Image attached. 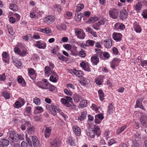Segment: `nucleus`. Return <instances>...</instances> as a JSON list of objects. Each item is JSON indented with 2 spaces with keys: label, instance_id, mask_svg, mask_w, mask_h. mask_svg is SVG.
Returning <instances> with one entry per match:
<instances>
[{
  "label": "nucleus",
  "instance_id": "obj_31",
  "mask_svg": "<svg viewBox=\"0 0 147 147\" xmlns=\"http://www.w3.org/2000/svg\"><path fill=\"white\" fill-rule=\"evenodd\" d=\"M86 116V112L84 111L82 112L80 116L78 117V120L80 121L84 120Z\"/></svg>",
  "mask_w": 147,
  "mask_h": 147
},
{
  "label": "nucleus",
  "instance_id": "obj_58",
  "mask_svg": "<svg viewBox=\"0 0 147 147\" xmlns=\"http://www.w3.org/2000/svg\"><path fill=\"white\" fill-rule=\"evenodd\" d=\"M26 141H27L29 145L30 146H31L32 147V143L29 138L28 137V135L27 134H26Z\"/></svg>",
  "mask_w": 147,
  "mask_h": 147
},
{
  "label": "nucleus",
  "instance_id": "obj_52",
  "mask_svg": "<svg viewBox=\"0 0 147 147\" xmlns=\"http://www.w3.org/2000/svg\"><path fill=\"white\" fill-rule=\"evenodd\" d=\"M98 20V18L96 16H95L91 18L88 20V22L90 23H93L96 21Z\"/></svg>",
  "mask_w": 147,
  "mask_h": 147
},
{
  "label": "nucleus",
  "instance_id": "obj_5",
  "mask_svg": "<svg viewBox=\"0 0 147 147\" xmlns=\"http://www.w3.org/2000/svg\"><path fill=\"white\" fill-rule=\"evenodd\" d=\"M43 81L44 82L43 83L41 82H38L37 85L40 88L47 90L50 84L49 83L48 80L46 79H44Z\"/></svg>",
  "mask_w": 147,
  "mask_h": 147
},
{
  "label": "nucleus",
  "instance_id": "obj_40",
  "mask_svg": "<svg viewBox=\"0 0 147 147\" xmlns=\"http://www.w3.org/2000/svg\"><path fill=\"white\" fill-rule=\"evenodd\" d=\"M98 93L99 94V98L100 100L102 101L104 99V93L101 89H99L98 91Z\"/></svg>",
  "mask_w": 147,
  "mask_h": 147
},
{
  "label": "nucleus",
  "instance_id": "obj_14",
  "mask_svg": "<svg viewBox=\"0 0 147 147\" xmlns=\"http://www.w3.org/2000/svg\"><path fill=\"white\" fill-rule=\"evenodd\" d=\"M120 60L118 58H115L111 63V66L113 69H115V67L118 66L120 63Z\"/></svg>",
  "mask_w": 147,
  "mask_h": 147
},
{
  "label": "nucleus",
  "instance_id": "obj_15",
  "mask_svg": "<svg viewBox=\"0 0 147 147\" xmlns=\"http://www.w3.org/2000/svg\"><path fill=\"white\" fill-rule=\"evenodd\" d=\"M32 139L34 147H40V142L36 136H32Z\"/></svg>",
  "mask_w": 147,
  "mask_h": 147
},
{
  "label": "nucleus",
  "instance_id": "obj_24",
  "mask_svg": "<svg viewBox=\"0 0 147 147\" xmlns=\"http://www.w3.org/2000/svg\"><path fill=\"white\" fill-rule=\"evenodd\" d=\"M140 121L142 125L145 127H147V117L146 116L142 115Z\"/></svg>",
  "mask_w": 147,
  "mask_h": 147
},
{
  "label": "nucleus",
  "instance_id": "obj_63",
  "mask_svg": "<svg viewBox=\"0 0 147 147\" xmlns=\"http://www.w3.org/2000/svg\"><path fill=\"white\" fill-rule=\"evenodd\" d=\"M34 73L35 71L33 69L31 68L29 69L28 72V74L30 76V77L31 76L34 75Z\"/></svg>",
  "mask_w": 147,
  "mask_h": 147
},
{
  "label": "nucleus",
  "instance_id": "obj_4",
  "mask_svg": "<svg viewBox=\"0 0 147 147\" xmlns=\"http://www.w3.org/2000/svg\"><path fill=\"white\" fill-rule=\"evenodd\" d=\"M61 101L62 104L65 106L69 107L71 106L70 102L72 101V98L70 97L66 96L65 98H61Z\"/></svg>",
  "mask_w": 147,
  "mask_h": 147
},
{
  "label": "nucleus",
  "instance_id": "obj_16",
  "mask_svg": "<svg viewBox=\"0 0 147 147\" xmlns=\"http://www.w3.org/2000/svg\"><path fill=\"white\" fill-rule=\"evenodd\" d=\"M133 28L134 30L137 33H140L142 32L141 26L139 25L138 23L136 22L134 23Z\"/></svg>",
  "mask_w": 147,
  "mask_h": 147
},
{
  "label": "nucleus",
  "instance_id": "obj_44",
  "mask_svg": "<svg viewBox=\"0 0 147 147\" xmlns=\"http://www.w3.org/2000/svg\"><path fill=\"white\" fill-rule=\"evenodd\" d=\"M94 41L93 40H88L86 42V45L87 47L93 46L94 45Z\"/></svg>",
  "mask_w": 147,
  "mask_h": 147
},
{
  "label": "nucleus",
  "instance_id": "obj_2",
  "mask_svg": "<svg viewBox=\"0 0 147 147\" xmlns=\"http://www.w3.org/2000/svg\"><path fill=\"white\" fill-rule=\"evenodd\" d=\"M87 135L89 136L92 138H94L95 135L97 137L99 136L100 134V131L98 126L95 125L94 126V129L89 130L88 132H87Z\"/></svg>",
  "mask_w": 147,
  "mask_h": 147
},
{
  "label": "nucleus",
  "instance_id": "obj_54",
  "mask_svg": "<svg viewBox=\"0 0 147 147\" xmlns=\"http://www.w3.org/2000/svg\"><path fill=\"white\" fill-rule=\"evenodd\" d=\"M47 90L51 92L55 91L56 90V88L54 85L50 84V85Z\"/></svg>",
  "mask_w": 147,
  "mask_h": 147
},
{
  "label": "nucleus",
  "instance_id": "obj_45",
  "mask_svg": "<svg viewBox=\"0 0 147 147\" xmlns=\"http://www.w3.org/2000/svg\"><path fill=\"white\" fill-rule=\"evenodd\" d=\"M87 105V102L86 100H83L80 102L79 107L82 108L86 107Z\"/></svg>",
  "mask_w": 147,
  "mask_h": 147
},
{
  "label": "nucleus",
  "instance_id": "obj_29",
  "mask_svg": "<svg viewBox=\"0 0 147 147\" xmlns=\"http://www.w3.org/2000/svg\"><path fill=\"white\" fill-rule=\"evenodd\" d=\"M38 30V31L44 33L50 34L51 32L52 31L51 28H46L44 29L39 28Z\"/></svg>",
  "mask_w": 147,
  "mask_h": 147
},
{
  "label": "nucleus",
  "instance_id": "obj_48",
  "mask_svg": "<svg viewBox=\"0 0 147 147\" xmlns=\"http://www.w3.org/2000/svg\"><path fill=\"white\" fill-rule=\"evenodd\" d=\"M8 75L7 73H3L1 74L0 75V81H4L6 79V77Z\"/></svg>",
  "mask_w": 147,
  "mask_h": 147
},
{
  "label": "nucleus",
  "instance_id": "obj_47",
  "mask_svg": "<svg viewBox=\"0 0 147 147\" xmlns=\"http://www.w3.org/2000/svg\"><path fill=\"white\" fill-rule=\"evenodd\" d=\"M73 98L75 102H78L80 101V97L77 94H75L74 95Z\"/></svg>",
  "mask_w": 147,
  "mask_h": 147
},
{
  "label": "nucleus",
  "instance_id": "obj_10",
  "mask_svg": "<svg viewBox=\"0 0 147 147\" xmlns=\"http://www.w3.org/2000/svg\"><path fill=\"white\" fill-rule=\"evenodd\" d=\"M55 20V18L52 15L49 16L45 18L43 20L44 22L48 24H51L53 23Z\"/></svg>",
  "mask_w": 147,
  "mask_h": 147
},
{
  "label": "nucleus",
  "instance_id": "obj_56",
  "mask_svg": "<svg viewBox=\"0 0 147 147\" xmlns=\"http://www.w3.org/2000/svg\"><path fill=\"white\" fill-rule=\"evenodd\" d=\"M36 111H37L38 113H41L43 112V109L40 106H36L35 107Z\"/></svg>",
  "mask_w": 147,
  "mask_h": 147
},
{
  "label": "nucleus",
  "instance_id": "obj_21",
  "mask_svg": "<svg viewBox=\"0 0 147 147\" xmlns=\"http://www.w3.org/2000/svg\"><path fill=\"white\" fill-rule=\"evenodd\" d=\"M72 129L73 131L76 135L79 136L81 134V129L78 126L75 125L73 127Z\"/></svg>",
  "mask_w": 147,
  "mask_h": 147
},
{
  "label": "nucleus",
  "instance_id": "obj_1",
  "mask_svg": "<svg viewBox=\"0 0 147 147\" xmlns=\"http://www.w3.org/2000/svg\"><path fill=\"white\" fill-rule=\"evenodd\" d=\"M46 109L51 112V114L53 116L57 114V112L58 113L65 119L67 118V115L65 114L63 111L61 110L57 104H52L51 105L47 104L45 107Z\"/></svg>",
  "mask_w": 147,
  "mask_h": 147
},
{
  "label": "nucleus",
  "instance_id": "obj_13",
  "mask_svg": "<svg viewBox=\"0 0 147 147\" xmlns=\"http://www.w3.org/2000/svg\"><path fill=\"white\" fill-rule=\"evenodd\" d=\"M112 37L114 40L117 42H119L121 40L122 35L120 33L114 32L113 34Z\"/></svg>",
  "mask_w": 147,
  "mask_h": 147
},
{
  "label": "nucleus",
  "instance_id": "obj_20",
  "mask_svg": "<svg viewBox=\"0 0 147 147\" xmlns=\"http://www.w3.org/2000/svg\"><path fill=\"white\" fill-rule=\"evenodd\" d=\"M143 100V98H142L138 99L136 100V107H139L144 110H145V109L143 106L142 103Z\"/></svg>",
  "mask_w": 147,
  "mask_h": 147
},
{
  "label": "nucleus",
  "instance_id": "obj_57",
  "mask_svg": "<svg viewBox=\"0 0 147 147\" xmlns=\"http://www.w3.org/2000/svg\"><path fill=\"white\" fill-rule=\"evenodd\" d=\"M78 55H79L81 57H84L86 56V54L84 51L82 50L81 51L78 53Z\"/></svg>",
  "mask_w": 147,
  "mask_h": 147
},
{
  "label": "nucleus",
  "instance_id": "obj_30",
  "mask_svg": "<svg viewBox=\"0 0 147 147\" xmlns=\"http://www.w3.org/2000/svg\"><path fill=\"white\" fill-rule=\"evenodd\" d=\"M77 47L73 46L70 50L71 54V55L76 56L78 55V51L77 50Z\"/></svg>",
  "mask_w": 147,
  "mask_h": 147
},
{
  "label": "nucleus",
  "instance_id": "obj_46",
  "mask_svg": "<svg viewBox=\"0 0 147 147\" xmlns=\"http://www.w3.org/2000/svg\"><path fill=\"white\" fill-rule=\"evenodd\" d=\"M9 8L13 11H16L18 9V7L17 5L13 3H11L10 5Z\"/></svg>",
  "mask_w": 147,
  "mask_h": 147
},
{
  "label": "nucleus",
  "instance_id": "obj_17",
  "mask_svg": "<svg viewBox=\"0 0 147 147\" xmlns=\"http://www.w3.org/2000/svg\"><path fill=\"white\" fill-rule=\"evenodd\" d=\"M58 79L59 76L57 73L55 72H53L50 77V81L54 83H56L58 81Z\"/></svg>",
  "mask_w": 147,
  "mask_h": 147
},
{
  "label": "nucleus",
  "instance_id": "obj_27",
  "mask_svg": "<svg viewBox=\"0 0 147 147\" xmlns=\"http://www.w3.org/2000/svg\"><path fill=\"white\" fill-rule=\"evenodd\" d=\"M13 62L15 66L18 67H19L22 65V63L19 59L17 58H13Z\"/></svg>",
  "mask_w": 147,
  "mask_h": 147
},
{
  "label": "nucleus",
  "instance_id": "obj_9",
  "mask_svg": "<svg viewBox=\"0 0 147 147\" xmlns=\"http://www.w3.org/2000/svg\"><path fill=\"white\" fill-rule=\"evenodd\" d=\"M109 12L110 17L113 19H116L118 16L119 11L116 9H110Z\"/></svg>",
  "mask_w": 147,
  "mask_h": 147
},
{
  "label": "nucleus",
  "instance_id": "obj_39",
  "mask_svg": "<svg viewBox=\"0 0 147 147\" xmlns=\"http://www.w3.org/2000/svg\"><path fill=\"white\" fill-rule=\"evenodd\" d=\"M127 11L124 10L122 11L120 13V17L123 19L126 18L127 16Z\"/></svg>",
  "mask_w": 147,
  "mask_h": 147
},
{
  "label": "nucleus",
  "instance_id": "obj_22",
  "mask_svg": "<svg viewBox=\"0 0 147 147\" xmlns=\"http://www.w3.org/2000/svg\"><path fill=\"white\" fill-rule=\"evenodd\" d=\"M52 131L51 127H46L45 130V136L46 138H49L51 134Z\"/></svg>",
  "mask_w": 147,
  "mask_h": 147
},
{
  "label": "nucleus",
  "instance_id": "obj_23",
  "mask_svg": "<svg viewBox=\"0 0 147 147\" xmlns=\"http://www.w3.org/2000/svg\"><path fill=\"white\" fill-rule=\"evenodd\" d=\"M60 144V141L57 138L53 140L51 142V147H57Z\"/></svg>",
  "mask_w": 147,
  "mask_h": 147
},
{
  "label": "nucleus",
  "instance_id": "obj_11",
  "mask_svg": "<svg viewBox=\"0 0 147 147\" xmlns=\"http://www.w3.org/2000/svg\"><path fill=\"white\" fill-rule=\"evenodd\" d=\"M35 46L39 49H45L46 46V44L43 41L39 40L36 42Z\"/></svg>",
  "mask_w": 147,
  "mask_h": 147
},
{
  "label": "nucleus",
  "instance_id": "obj_55",
  "mask_svg": "<svg viewBox=\"0 0 147 147\" xmlns=\"http://www.w3.org/2000/svg\"><path fill=\"white\" fill-rule=\"evenodd\" d=\"M34 103L37 105H39L40 104V100L39 98L35 97L33 99Z\"/></svg>",
  "mask_w": 147,
  "mask_h": 147
},
{
  "label": "nucleus",
  "instance_id": "obj_28",
  "mask_svg": "<svg viewBox=\"0 0 147 147\" xmlns=\"http://www.w3.org/2000/svg\"><path fill=\"white\" fill-rule=\"evenodd\" d=\"M72 72L77 76L79 78L82 77L84 74L82 71L79 70H77L75 69H73L72 70Z\"/></svg>",
  "mask_w": 147,
  "mask_h": 147
},
{
  "label": "nucleus",
  "instance_id": "obj_53",
  "mask_svg": "<svg viewBox=\"0 0 147 147\" xmlns=\"http://www.w3.org/2000/svg\"><path fill=\"white\" fill-rule=\"evenodd\" d=\"M100 26L98 22L94 24L92 26V27L94 29L98 30L100 29Z\"/></svg>",
  "mask_w": 147,
  "mask_h": 147
},
{
  "label": "nucleus",
  "instance_id": "obj_59",
  "mask_svg": "<svg viewBox=\"0 0 147 147\" xmlns=\"http://www.w3.org/2000/svg\"><path fill=\"white\" fill-rule=\"evenodd\" d=\"M7 28L9 34L11 35H13L14 34V32L13 31L12 28L10 26H7Z\"/></svg>",
  "mask_w": 147,
  "mask_h": 147
},
{
  "label": "nucleus",
  "instance_id": "obj_36",
  "mask_svg": "<svg viewBox=\"0 0 147 147\" xmlns=\"http://www.w3.org/2000/svg\"><path fill=\"white\" fill-rule=\"evenodd\" d=\"M140 135L138 133L134 135L131 138L132 141L133 142H136L140 139Z\"/></svg>",
  "mask_w": 147,
  "mask_h": 147
},
{
  "label": "nucleus",
  "instance_id": "obj_62",
  "mask_svg": "<svg viewBox=\"0 0 147 147\" xmlns=\"http://www.w3.org/2000/svg\"><path fill=\"white\" fill-rule=\"evenodd\" d=\"M142 15L144 18H147V9L144 10L142 12Z\"/></svg>",
  "mask_w": 147,
  "mask_h": 147
},
{
  "label": "nucleus",
  "instance_id": "obj_43",
  "mask_svg": "<svg viewBox=\"0 0 147 147\" xmlns=\"http://www.w3.org/2000/svg\"><path fill=\"white\" fill-rule=\"evenodd\" d=\"M108 112L109 114H112L114 111V107L112 104H110L108 109Z\"/></svg>",
  "mask_w": 147,
  "mask_h": 147
},
{
  "label": "nucleus",
  "instance_id": "obj_32",
  "mask_svg": "<svg viewBox=\"0 0 147 147\" xmlns=\"http://www.w3.org/2000/svg\"><path fill=\"white\" fill-rule=\"evenodd\" d=\"M104 43L105 47L108 49L110 48L112 45V41L110 39L104 40Z\"/></svg>",
  "mask_w": 147,
  "mask_h": 147
},
{
  "label": "nucleus",
  "instance_id": "obj_8",
  "mask_svg": "<svg viewBox=\"0 0 147 147\" xmlns=\"http://www.w3.org/2000/svg\"><path fill=\"white\" fill-rule=\"evenodd\" d=\"M18 134L15 131H12L10 132L9 139V140H12V142H17L18 141Z\"/></svg>",
  "mask_w": 147,
  "mask_h": 147
},
{
  "label": "nucleus",
  "instance_id": "obj_50",
  "mask_svg": "<svg viewBox=\"0 0 147 147\" xmlns=\"http://www.w3.org/2000/svg\"><path fill=\"white\" fill-rule=\"evenodd\" d=\"M23 105V104H21L19 101H16L14 105V107L17 108H19Z\"/></svg>",
  "mask_w": 147,
  "mask_h": 147
},
{
  "label": "nucleus",
  "instance_id": "obj_7",
  "mask_svg": "<svg viewBox=\"0 0 147 147\" xmlns=\"http://www.w3.org/2000/svg\"><path fill=\"white\" fill-rule=\"evenodd\" d=\"M81 67L85 71L88 72L91 71L90 64L86 61H83L80 63Z\"/></svg>",
  "mask_w": 147,
  "mask_h": 147
},
{
  "label": "nucleus",
  "instance_id": "obj_37",
  "mask_svg": "<svg viewBox=\"0 0 147 147\" xmlns=\"http://www.w3.org/2000/svg\"><path fill=\"white\" fill-rule=\"evenodd\" d=\"M59 50V48L58 46H55L53 48L51 49V51L54 55L57 54Z\"/></svg>",
  "mask_w": 147,
  "mask_h": 147
},
{
  "label": "nucleus",
  "instance_id": "obj_51",
  "mask_svg": "<svg viewBox=\"0 0 147 147\" xmlns=\"http://www.w3.org/2000/svg\"><path fill=\"white\" fill-rule=\"evenodd\" d=\"M142 7V5L141 3H138L136 4L134 6V9L136 11L140 10Z\"/></svg>",
  "mask_w": 147,
  "mask_h": 147
},
{
  "label": "nucleus",
  "instance_id": "obj_49",
  "mask_svg": "<svg viewBox=\"0 0 147 147\" xmlns=\"http://www.w3.org/2000/svg\"><path fill=\"white\" fill-rule=\"evenodd\" d=\"M1 142L3 145L5 146L8 145L9 143V141L5 139H1Z\"/></svg>",
  "mask_w": 147,
  "mask_h": 147
},
{
  "label": "nucleus",
  "instance_id": "obj_42",
  "mask_svg": "<svg viewBox=\"0 0 147 147\" xmlns=\"http://www.w3.org/2000/svg\"><path fill=\"white\" fill-rule=\"evenodd\" d=\"M57 28L59 30H65L66 28V25L63 24H58L57 26Z\"/></svg>",
  "mask_w": 147,
  "mask_h": 147
},
{
  "label": "nucleus",
  "instance_id": "obj_41",
  "mask_svg": "<svg viewBox=\"0 0 147 147\" xmlns=\"http://www.w3.org/2000/svg\"><path fill=\"white\" fill-rule=\"evenodd\" d=\"M126 127L127 126L126 125H124V126L119 128L117 130V134H120L126 128Z\"/></svg>",
  "mask_w": 147,
  "mask_h": 147
},
{
  "label": "nucleus",
  "instance_id": "obj_26",
  "mask_svg": "<svg viewBox=\"0 0 147 147\" xmlns=\"http://www.w3.org/2000/svg\"><path fill=\"white\" fill-rule=\"evenodd\" d=\"M17 81L18 83L20 84L23 87L25 86L26 83L22 76H18L17 78Z\"/></svg>",
  "mask_w": 147,
  "mask_h": 147
},
{
  "label": "nucleus",
  "instance_id": "obj_33",
  "mask_svg": "<svg viewBox=\"0 0 147 147\" xmlns=\"http://www.w3.org/2000/svg\"><path fill=\"white\" fill-rule=\"evenodd\" d=\"M34 128L33 126H31L28 127L26 130V134L29 135L34 134Z\"/></svg>",
  "mask_w": 147,
  "mask_h": 147
},
{
  "label": "nucleus",
  "instance_id": "obj_6",
  "mask_svg": "<svg viewBox=\"0 0 147 147\" xmlns=\"http://www.w3.org/2000/svg\"><path fill=\"white\" fill-rule=\"evenodd\" d=\"M75 32L76 35L79 39H83L86 36L85 33L80 29H76L75 30Z\"/></svg>",
  "mask_w": 147,
  "mask_h": 147
},
{
  "label": "nucleus",
  "instance_id": "obj_60",
  "mask_svg": "<svg viewBox=\"0 0 147 147\" xmlns=\"http://www.w3.org/2000/svg\"><path fill=\"white\" fill-rule=\"evenodd\" d=\"M3 96L7 99H9L10 98L9 94L6 92H3Z\"/></svg>",
  "mask_w": 147,
  "mask_h": 147
},
{
  "label": "nucleus",
  "instance_id": "obj_19",
  "mask_svg": "<svg viewBox=\"0 0 147 147\" xmlns=\"http://www.w3.org/2000/svg\"><path fill=\"white\" fill-rule=\"evenodd\" d=\"M92 63L94 65H96L99 62V59L98 56L94 54L92 55L91 59Z\"/></svg>",
  "mask_w": 147,
  "mask_h": 147
},
{
  "label": "nucleus",
  "instance_id": "obj_12",
  "mask_svg": "<svg viewBox=\"0 0 147 147\" xmlns=\"http://www.w3.org/2000/svg\"><path fill=\"white\" fill-rule=\"evenodd\" d=\"M105 77L102 75H99L95 78V82L98 85H101L103 83Z\"/></svg>",
  "mask_w": 147,
  "mask_h": 147
},
{
  "label": "nucleus",
  "instance_id": "obj_25",
  "mask_svg": "<svg viewBox=\"0 0 147 147\" xmlns=\"http://www.w3.org/2000/svg\"><path fill=\"white\" fill-rule=\"evenodd\" d=\"M2 56L3 61L5 63H8L9 58L8 53L4 52L3 53Z\"/></svg>",
  "mask_w": 147,
  "mask_h": 147
},
{
  "label": "nucleus",
  "instance_id": "obj_34",
  "mask_svg": "<svg viewBox=\"0 0 147 147\" xmlns=\"http://www.w3.org/2000/svg\"><path fill=\"white\" fill-rule=\"evenodd\" d=\"M44 72L45 76L46 77H49L51 74V69L49 66H46L45 68Z\"/></svg>",
  "mask_w": 147,
  "mask_h": 147
},
{
  "label": "nucleus",
  "instance_id": "obj_18",
  "mask_svg": "<svg viewBox=\"0 0 147 147\" xmlns=\"http://www.w3.org/2000/svg\"><path fill=\"white\" fill-rule=\"evenodd\" d=\"M95 123L96 124H99L104 118V117L102 114L96 115L95 116Z\"/></svg>",
  "mask_w": 147,
  "mask_h": 147
},
{
  "label": "nucleus",
  "instance_id": "obj_61",
  "mask_svg": "<svg viewBox=\"0 0 147 147\" xmlns=\"http://www.w3.org/2000/svg\"><path fill=\"white\" fill-rule=\"evenodd\" d=\"M69 142L70 145L72 146H75V143L73 139L72 138H69Z\"/></svg>",
  "mask_w": 147,
  "mask_h": 147
},
{
  "label": "nucleus",
  "instance_id": "obj_3",
  "mask_svg": "<svg viewBox=\"0 0 147 147\" xmlns=\"http://www.w3.org/2000/svg\"><path fill=\"white\" fill-rule=\"evenodd\" d=\"M15 53L21 57H24L28 54V51L26 48H24L22 51L18 47H16L14 49Z\"/></svg>",
  "mask_w": 147,
  "mask_h": 147
},
{
  "label": "nucleus",
  "instance_id": "obj_64",
  "mask_svg": "<svg viewBox=\"0 0 147 147\" xmlns=\"http://www.w3.org/2000/svg\"><path fill=\"white\" fill-rule=\"evenodd\" d=\"M106 21L105 19H102L99 20L98 23L100 26L101 25H104L105 24Z\"/></svg>",
  "mask_w": 147,
  "mask_h": 147
},
{
  "label": "nucleus",
  "instance_id": "obj_38",
  "mask_svg": "<svg viewBox=\"0 0 147 147\" xmlns=\"http://www.w3.org/2000/svg\"><path fill=\"white\" fill-rule=\"evenodd\" d=\"M84 8V5L83 4L80 3L78 4L76 7V11L79 12Z\"/></svg>",
  "mask_w": 147,
  "mask_h": 147
},
{
  "label": "nucleus",
  "instance_id": "obj_35",
  "mask_svg": "<svg viewBox=\"0 0 147 147\" xmlns=\"http://www.w3.org/2000/svg\"><path fill=\"white\" fill-rule=\"evenodd\" d=\"M82 17V14L81 13H76L74 20L76 22H79L81 20Z\"/></svg>",
  "mask_w": 147,
  "mask_h": 147
}]
</instances>
